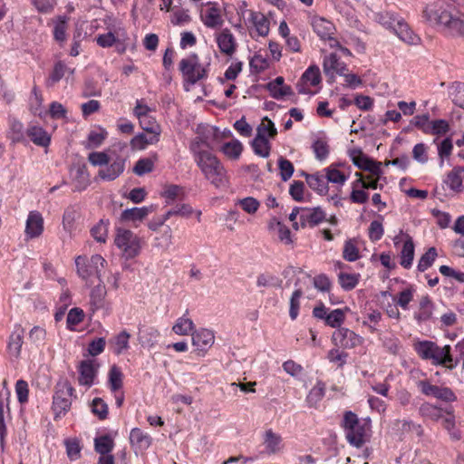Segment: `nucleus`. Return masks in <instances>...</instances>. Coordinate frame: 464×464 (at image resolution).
Returning a JSON list of instances; mask_svg holds the SVG:
<instances>
[{
  "mask_svg": "<svg viewBox=\"0 0 464 464\" xmlns=\"http://www.w3.org/2000/svg\"><path fill=\"white\" fill-rule=\"evenodd\" d=\"M208 143L201 137H196L190 143L189 150L195 162L200 169L206 179L217 188L227 182L226 169L220 160L208 150Z\"/></svg>",
  "mask_w": 464,
  "mask_h": 464,
  "instance_id": "1",
  "label": "nucleus"
},
{
  "mask_svg": "<svg viewBox=\"0 0 464 464\" xmlns=\"http://www.w3.org/2000/svg\"><path fill=\"white\" fill-rule=\"evenodd\" d=\"M451 6L436 3L424 10V16L432 24L439 25L448 34L464 37V14L453 13Z\"/></svg>",
  "mask_w": 464,
  "mask_h": 464,
  "instance_id": "2",
  "label": "nucleus"
},
{
  "mask_svg": "<svg viewBox=\"0 0 464 464\" xmlns=\"http://www.w3.org/2000/svg\"><path fill=\"white\" fill-rule=\"evenodd\" d=\"M341 427L344 430L347 441L355 448H361L369 439L371 420L359 419L357 414L347 411L343 414Z\"/></svg>",
  "mask_w": 464,
  "mask_h": 464,
  "instance_id": "3",
  "label": "nucleus"
},
{
  "mask_svg": "<svg viewBox=\"0 0 464 464\" xmlns=\"http://www.w3.org/2000/svg\"><path fill=\"white\" fill-rule=\"evenodd\" d=\"M179 69L182 74L183 87L186 92H189L193 85L208 77V70L200 64L199 57L195 53L181 59Z\"/></svg>",
  "mask_w": 464,
  "mask_h": 464,
  "instance_id": "4",
  "label": "nucleus"
},
{
  "mask_svg": "<svg viewBox=\"0 0 464 464\" xmlns=\"http://www.w3.org/2000/svg\"><path fill=\"white\" fill-rule=\"evenodd\" d=\"M114 244L126 259L137 256L141 248L140 238L132 231L121 227L116 229Z\"/></svg>",
  "mask_w": 464,
  "mask_h": 464,
  "instance_id": "5",
  "label": "nucleus"
},
{
  "mask_svg": "<svg viewBox=\"0 0 464 464\" xmlns=\"http://www.w3.org/2000/svg\"><path fill=\"white\" fill-rule=\"evenodd\" d=\"M106 264L107 261L98 254L92 255L90 259L83 256L75 258L77 275L85 281L95 276L102 282L101 272Z\"/></svg>",
  "mask_w": 464,
  "mask_h": 464,
  "instance_id": "6",
  "label": "nucleus"
},
{
  "mask_svg": "<svg viewBox=\"0 0 464 464\" xmlns=\"http://www.w3.org/2000/svg\"><path fill=\"white\" fill-rule=\"evenodd\" d=\"M73 392L74 389L68 382L58 384L53 397L52 406L55 419L65 415L70 410L72 405L71 397L73 395Z\"/></svg>",
  "mask_w": 464,
  "mask_h": 464,
  "instance_id": "7",
  "label": "nucleus"
},
{
  "mask_svg": "<svg viewBox=\"0 0 464 464\" xmlns=\"http://www.w3.org/2000/svg\"><path fill=\"white\" fill-rule=\"evenodd\" d=\"M126 159L115 152H111L110 162L99 170V177L107 181L116 179L125 169Z\"/></svg>",
  "mask_w": 464,
  "mask_h": 464,
  "instance_id": "8",
  "label": "nucleus"
},
{
  "mask_svg": "<svg viewBox=\"0 0 464 464\" xmlns=\"http://www.w3.org/2000/svg\"><path fill=\"white\" fill-rule=\"evenodd\" d=\"M100 364L95 360L87 359L80 362L77 371L79 373L78 382L81 386L87 388L92 387L95 383Z\"/></svg>",
  "mask_w": 464,
  "mask_h": 464,
  "instance_id": "9",
  "label": "nucleus"
},
{
  "mask_svg": "<svg viewBox=\"0 0 464 464\" xmlns=\"http://www.w3.org/2000/svg\"><path fill=\"white\" fill-rule=\"evenodd\" d=\"M204 5L206 8L200 11V20L203 24L210 29L220 28L224 20L218 5L214 2H208Z\"/></svg>",
  "mask_w": 464,
  "mask_h": 464,
  "instance_id": "10",
  "label": "nucleus"
},
{
  "mask_svg": "<svg viewBox=\"0 0 464 464\" xmlns=\"http://www.w3.org/2000/svg\"><path fill=\"white\" fill-rule=\"evenodd\" d=\"M332 339L335 345L344 349L354 348L362 343V338L360 335L345 327L337 329L333 334Z\"/></svg>",
  "mask_w": 464,
  "mask_h": 464,
  "instance_id": "11",
  "label": "nucleus"
},
{
  "mask_svg": "<svg viewBox=\"0 0 464 464\" xmlns=\"http://www.w3.org/2000/svg\"><path fill=\"white\" fill-rule=\"evenodd\" d=\"M353 163L360 169L369 171L371 174L380 177L382 173L381 163L368 158L360 149L353 150L350 153Z\"/></svg>",
  "mask_w": 464,
  "mask_h": 464,
  "instance_id": "12",
  "label": "nucleus"
},
{
  "mask_svg": "<svg viewBox=\"0 0 464 464\" xmlns=\"http://www.w3.org/2000/svg\"><path fill=\"white\" fill-rule=\"evenodd\" d=\"M324 72L329 77V82H333L335 76L344 75V72H347V65L340 61V58L336 53H330L324 56L323 61Z\"/></svg>",
  "mask_w": 464,
  "mask_h": 464,
  "instance_id": "13",
  "label": "nucleus"
},
{
  "mask_svg": "<svg viewBox=\"0 0 464 464\" xmlns=\"http://www.w3.org/2000/svg\"><path fill=\"white\" fill-rule=\"evenodd\" d=\"M24 329L19 324L14 326V330L10 334L6 350L12 359L17 360L21 355V350L24 343Z\"/></svg>",
  "mask_w": 464,
  "mask_h": 464,
  "instance_id": "14",
  "label": "nucleus"
},
{
  "mask_svg": "<svg viewBox=\"0 0 464 464\" xmlns=\"http://www.w3.org/2000/svg\"><path fill=\"white\" fill-rule=\"evenodd\" d=\"M264 450L259 455H275L279 453L283 449V440L280 434L276 433L272 429L266 430L263 435Z\"/></svg>",
  "mask_w": 464,
  "mask_h": 464,
  "instance_id": "15",
  "label": "nucleus"
},
{
  "mask_svg": "<svg viewBox=\"0 0 464 464\" xmlns=\"http://www.w3.org/2000/svg\"><path fill=\"white\" fill-rule=\"evenodd\" d=\"M433 365H442L449 370L454 369L459 364V360H455L451 355V347L447 344L443 347L435 345L433 356L430 359Z\"/></svg>",
  "mask_w": 464,
  "mask_h": 464,
  "instance_id": "16",
  "label": "nucleus"
},
{
  "mask_svg": "<svg viewBox=\"0 0 464 464\" xmlns=\"http://www.w3.org/2000/svg\"><path fill=\"white\" fill-rule=\"evenodd\" d=\"M10 396L11 392L8 389L0 392V443L3 446L7 434L5 420L11 419L10 415Z\"/></svg>",
  "mask_w": 464,
  "mask_h": 464,
  "instance_id": "17",
  "label": "nucleus"
},
{
  "mask_svg": "<svg viewBox=\"0 0 464 464\" xmlns=\"http://www.w3.org/2000/svg\"><path fill=\"white\" fill-rule=\"evenodd\" d=\"M464 167L455 166L447 173L443 184L453 193H461L464 190Z\"/></svg>",
  "mask_w": 464,
  "mask_h": 464,
  "instance_id": "18",
  "label": "nucleus"
},
{
  "mask_svg": "<svg viewBox=\"0 0 464 464\" xmlns=\"http://www.w3.org/2000/svg\"><path fill=\"white\" fill-rule=\"evenodd\" d=\"M216 42L222 53L227 56H232L235 53L237 50V41L228 28H224L219 33L216 34Z\"/></svg>",
  "mask_w": 464,
  "mask_h": 464,
  "instance_id": "19",
  "label": "nucleus"
},
{
  "mask_svg": "<svg viewBox=\"0 0 464 464\" xmlns=\"http://www.w3.org/2000/svg\"><path fill=\"white\" fill-rule=\"evenodd\" d=\"M301 227H314L325 219L326 214L320 208H302L301 212Z\"/></svg>",
  "mask_w": 464,
  "mask_h": 464,
  "instance_id": "20",
  "label": "nucleus"
},
{
  "mask_svg": "<svg viewBox=\"0 0 464 464\" xmlns=\"http://www.w3.org/2000/svg\"><path fill=\"white\" fill-rule=\"evenodd\" d=\"M214 341V333L208 329L202 328L192 333V344L198 351H207L213 345Z\"/></svg>",
  "mask_w": 464,
  "mask_h": 464,
  "instance_id": "21",
  "label": "nucleus"
},
{
  "mask_svg": "<svg viewBox=\"0 0 464 464\" xmlns=\"http://www.w3.org/2000/svg\"><path fill=\"white\" fill-rule=\"evenodd\" d=\"M44 230V219L37 211H31L27 217L25 235L28 238L38 237Z\"/></svg>",
  "mask_w": 464,
  "mask_h": 464,
  "instance_id": "22",
  "label": "nucleus"
},
{
  "mask_svg": "<svg viewBox=\"0 0 464 464\" xmlns=\"http://www.w3.org/2000/svg\"><path fill=\"white\" fill-rule=\"evenodd\" d=\"M394 34L403 42L409 44H417L420 42V37L410 28L409 24L403 18L397 21V24L392 30Z\"/></svg>",
  "mask_w": 464,
  "mask_h": 464,
  "instance_id": "23",
  "label": "nucleus"
},
{
  "mask_svg": "<svg viewBox=\"0 0 464 464\" xmlns=\"http://www.w3.org/2000/svg\"><path fill=\"white\" fill-rule=\"evenodd\" d=\"M106 287L102 281L94 286L90 293V307L92 313L105 306Z\"/></svg>",
  "mask_w": 464,
  "mask_h": 464,
  "instance_id": "24",
  "label": "nucleus"
},
{
  "mask_svg": "<svg viewBox=\"0 0 464 464\" xmlns=\"http://www.w3.org/2000/svg\"><path fill=\"white\" fill-rule=\"evenodd\" d=\"M26 137H28L35 145L40 147H48L51 141V138L47 131L38 125L29 126L26 130Z\"/></svg>",
  "mask_w": 464,
  "mask_h": 464,
  "instance_id": "25",
  "label": "nucleus"
},
{
  "mask_svg": "<svg viewBox=\"0 0 464 464\" xmlns=\"http://www.w3.org/2000/svg\"><path fill=\"white\" fill-rule=\"evenodd\" d=\"M152 442V438L139 428H133L130 432V443L139 450H147Z\"/></svg>",
  "mask_w": 464,
  "mask_h": 464,
  "instance_id": "26",
  "label": "nucleus"
},
{
  "mask_svg": "<svg viewBox=\"0 0 464 464\" xmlns=\"http://www.w3.org/2000/svg\"><path fill=\"white\" fill-rule=\"evenodd\" d=\"M8 138L14 143H27L26 130L23 123L15 118H9Z\"/></svg>",
  "mask_w": 464,
  "mask_h": 464,
  "instance_id": "27",
  "label": "nucleus"
},
{
  "mask_svg": "<svg viewBox=\"0 0 464 464\" xmlns=\"http://www.w3.org/2000/svg\"><path fill=\"white\" fill-rule=\"evenodd\" d=\"M314 33L322 39L326 40L334 34L335 27L334 24L323 17H315L312 23Z\"/></svg>",
  "mask_w": 464,
  "mask_h": 464,
  "instance_id": "28",
  "label": "nucleus"
},
{
  "mask_svg": "<svg viewBox=\"0 0 464 464\" xmlns=\"http://www.w3.org/2000/svg\"><path fill=\"white\" fill-rule=\"evenodd\" d=\"M305 180L309 188L319 195H325L328 192V184L325 176L319 172L314 174H305Z\"/></svg>",
  "mask_w": 464,
  "mask_h": 464,
  "instance_id": "29",
  "label": "nucleus"
},
{
  "mask_svg": "<svg viewBox=\"0 0 464 464\" xmlns=\"http://www.w3.org/2000/svg\"><path fill=\"white\" fill-rule=\"evenodd\" d=\"M249 21L253 24L256 34L259 36H266L269 33V21L264 14L260 12L250 11Z\"/></svg>",
  "mask_w": 464,
  "mask_h": 464,
  "instance_id": "30",
  "label": "nucleus"
},
{
  "mask_svg": "<svg viewBox=\"0 0 464 464\" xmlns=\"http://www.w3.org/2000/svg\"><path fill=\"white\" fill-rule=\"evenodd\" d=\"M153 211V206L126 208L121 213V219L125 221H141Z\"/></svg>",
  "mask_w": 464,
  "mask_h": 464,
  "instance_id": "31",
  "label": "nucleus"
},
{
  "mask_svg": "<svg viewBox=\"0 0 464 464\" xmlns=\"http://www.w3.org/2000/svg\"><path fill=\"white\" fill-rule=\"evenodd\" d=\"M414 258V243L409 235L406 236V240L402 246L401 251V266L406 269H409L412 266Z\"/></svg>",
  "mask_w": 464,
  "mask_h": 464,
  "instance_id": "32",
  "label": "nucleus"
},
{
  "mask_svg": "<svg viewBox=\"0 0 464 464\" xmlns=\"http://www.w3.org/2000/svg\"><path fill=\"white\" fill-rule=\"evenodd\" d=\"M123 373L120 367L112 365L108 372V387L111 392L116 393L122 389Z\"/></svg>",
  "mask_w": 464,
  "mask_h": 464,
  "instance_id": "33",
  "label": "nucleus"
},
{
  "mask_svg": "<svg viewBox=\"0 0 464 464\" xmlns=\"http://www.w3.org/2000/svg\"><path fill=\"white\" fill-rule=\"evenodd\" d=\"M160 332L153 327L140 328L139 341L143 347H152L158 341Z\"/></svg>",
  "mask_w": 464,
  "mask_h": 464,
  "instance_id": "34",
  "label": "nucleus"
},
{
  "mask_svg": "<svg viewBox=\"0 0 464 464\" xmlns=\"http://www.w3.org/2000/svg\"><path fill=\"white\" fill-rule=\"evenodd\" d=\"M359 240L356 238H349L344 242L343 249V257L348 262H354L361 257L359 247Z\"/></svg>",
  "mask_w": 464,
  "mask_h": 464,
  "instance_id": "35",
  "label": "nucleus"
},
{
  "mask_svg": "<svg viewBox=\"0 0 464 464\" xmlns=\"http://www.w3.org/2000/svg\"><path fill=\"white\" fill-rule=\"evenodd\" d=\"M419 414L424 419L438 421L442 418V409L431 403L424 402L419 408Z\"/></svg>",
  "mask_w": 464,
  "mask_h": 464,
  "instance_id": "36",
  "label": "nucleus"
},
{
  "mask_svg": "<svg viewBox=\"0 0 464 464\" xmlns=\"http://www.w3.org/2000/svg\"><path fill=\"white\" fill-rule=\"evenodd\" d=\"M433 304L428 296L423 297L420 302V309L414 314L418 323L427 322L431 318Z\"/></svg>",
  "mask_w": 464,
  "mask_h": 464,
  "instance_id": "37",
  "label": "nucleus"
},
{
  "mask_svg": "<svg viewBox=\"0 0 464 464\" xmlns=\"http://www.w3.org/2000/svg\"><path fill=\"white\" fill-rule=\"evenodd\" d=\"M114 448V441L110 435H102L94 439V450L100 455L111 453Z\"/></svg>",
  "mask_w": 464,
  "mask_h": 464,
  "instance_id": "38",
  "label": "nucleus"
},
{
  "mask_svg": "<svg viewBox=\"0 0 464 464\" xmlns=\"http://www.w3.org/2000/svg\"><path fill=\"white\" fill-rule=\"evenodd\" d=\"M188 314V311H186V314L178 318L174 325L172 326V331L179 335H188L189 334L193 328H194V323L190 318H188L186 314Z\"/></svg>",
  "mask_w": 464,
  "mask_h": 464,
  "instance_id": "39",
  "label": "nucleus"
},
{
  "mask_svg": "<svg viewBox=\"0 0 464 464\" xmlns=\"http://www.w3.org/2000/svg\"><path fill=\"white\" fill-rule=\"evenodd\" d=\"M251 147L257 156L267 158L270 155L271 144L267 138L255 137L251 141Z\"/></svg>",
  "mask_w": 464,
  "mask_h": 464,
  "instance_id": "40",
  "label": "nucleus"
},
{
  "mask_svg": "<svg viewBox=\"0 0 464 464\" xmlns=\"http://www.w3.org/2000/svg\"><path fill=\"white\" fill-rule=\"evenodd\" d=\"M110 221L109 219H100V221L91 229L93 238L99 243H105L108 237Z\"/></svg>",
  "mask_w": 464,
  "mask_h": 464,
  "instance_id": "41",
  "label": "nucleus"
},
{
  "mask_svg": "<svg viewBox=\"0 0 464 464\" xmlns=\"http://www.w3.org/2000/svg\"><path fill=\"white\" fill-rule=\"evenodd\" d=\"M436 343L432 341H419L414 344V350L422 360H430Z\"/></svg>",
  "mask_w": 464,
  "mask_h": 464,
  "instance_id": "42",
  "label": "nucleus"
},
{
  "mask_svg": "<svg viewBox=\"0 0 464 464\" xmlns=\"http://www.w3.org/2000/svg\"><path fill=\"white\" fill-rule=\"evenodd\" d=\"M277 134V130L275 126V123L269 120L267 117H265L262 122L256 128V137L260 138H274Z\"/></svg>",
  "mask_w": 464,
  "mask_h": 464,
  "instance_id": "43",
  "label": "nucleus"
},
{
  "mask_svg": "<svg viewBox=\"0 0 464 464\" xmlns=\"http://www.w3.org/2000/svg\"><path fill=\"white\" fill-rule=\"evenodd\" d=\"M400 18H398L392 12H378L374 14V20L382 24L383 27L393 30L395 25L397 24V21Z\"/></svg>",
  "mask_w": 464,
  "mask_h": 464,
  "instance_id": "44",
  "label": "nucleus"
},
{
  "mask_svg": "<svg viewBox=\"0 0 464 464\" xmlns=\"http://www.w3.org/2000/svg\"><path fill=\"white\" fill-rule=\"evenodd\" d=\"M359 274H348L343 272L338 274V282L341 287L345 291L354 289L359 283Z\"/></svg>",
  "mask_w": 464,
  "mask_h": 464,
  "instance_id": "45",
  "label": "nucleus"
},
{
  "mask_svg": "<svg viewBox=\"0 0 464 464\" xmlns=\"http://www.w3.org/2000/svg\"><path fill=\"white\" fill-rule=\"evenodd\" d=\"M243 150V145L238 140H233L226 142L221 147V151L230 159L237 160L240 157Z\"/></svg>",
  "mask_w": 464,
  "mask_h": 464,
  "instance_id": "46",
  "label": "nucleus"
},
{
  "mask_svg": "<svg viewBox=\"0 0 464 464\" xmlns=\"http://www.w3.org/2000/svg\"><path fill=\"white\" fill-rule=\"evenodd\" d=\"M303 83H310L312 86H316L321 82V72L317 65H310L303 73L301 77Z\"/></svg>",
  "mask_w": 464,
  "mask_h": 464,
  "instance_id": "47",
  "label": "nucleus"
},
{
  "mask_svg": "<svg viewBox=\"0 0 464 464\" xmlns=\"http://www.w3.org/2000/svg\"><path fill=\"white\" fill-rule=\"evenodd\" d=\"M437 250L435 247H430L420 258L417 269L420 272L426 271L429 267H430L436 257H437Z\"/></svg>",
  "mask_w": 464,
  "mask_h": 464,
  "instance_id": "48",
  "label": "nucleus"
},
{
  "mask_svg": "<svg viewBox=\"0 0 464 464\" xmlns=\"http://www.w3.org/2000/svg\"><path fill=\"white\" fill-rule=\"evenodd\" d=\"M438 155L440 158V167L442 168L444 160L448 159L452 152L453 143L450 137L445 138L442 141L438 144Z\"/></svg>",
  "mask_w": 464,
  "mask_h": 464,
  "instance_id": "49",
  "label": "nucleus"
},
{
  "mask_svg": "<svg viewBox=\"0 0 464 464\" xmlns=\"http://www.w3.org/2000/svg\"><path fill=\"white\" fill-rule=\"evenodd\" d=\"M345 320V314L343 310L337 308L331 311L325 320V324L333 328H341V324Z\"/></svg>",
  "mask_w": 464,
  "mask_h": 464,
  "instance_id": "50",
  "label": "nucleus"
},
{
  "mask_svg": "<svg viewBox=\"0 0 464 464\" xmlns=\"http://www.w3.org/2000/svg\"><path fill=\"white\" fill-rule=\"evenodd\" d=\"M278 168L280 178L283 181H287L294 174L295 168L293 163L284 157L278 159Z\"/></svg>",
  "mask_w": 464,
  "mask_h": 464,
  "instance_id": "51",
  "label": "nucleus"
},
{
  "mask_svg": "<svg viewBox=\"0 0 464 464\" xmlns=\"http://www.w3.org/2000/svg\"><path fill=\"white\" fill-rule=\"evenodd\" d=\"M417 387L423 395L436 398L441 386L434 385L425 379L418 381Z\"/></svg>",
  "mask_w": 464,
  "mask_h": 464,
  "instance_id": "52",
  "label": "nucleus"
},
{
  "mask_svg": "<svg viewBox=\"0 0 464 464\" xmlns=\"http://www.w3.org/2000/svg\"><path fill=\"white\" fill-rule=\"evenodd\" d=\"M325 393V386L322 382H317L316 384L311 389L307 395V401L309 404H316L320 401Z\"/></svg>",
  "mask_w": 464,
  "mask_h": 464,
  "instance_id": "53",
  "label": "nucleus"
},
{
  "mask_svg": "<svg viewBox=\"0 0 464 464\" xmlns=\"http://www.w3.org/2000/svg\"><path fill=\"white\" fill-rule=\"evenodd\" d=\"M282 280L271 274H261L257 276L256 285L261 287H281Z\"/></svg>",
  "mask_w": 464,
  "mask_h": 464,
  "instance_id": "54",
  "label": "nucleus"
},
{
  "mask_svg": "<svg viewBox=\"0 0 464 464\" xmlns=\"http://www.w3.org/2000/svg\"><path fill=\"white\" fill-rule=\"evenodd\" d=\"M154 168V162L150 158H142L140 159L134 168L133 172L138 176H143L147 173H150L153 170Z\"/></svg>",
  "mask_w": 464,
  "mask_h": 464,
  "instance_id": "55",
  "label": "nucleus"
},
{
  "mask_svg": "<svg viewBox=\"0 0 464 464\" xmlns=\"http://www.w3.org/2000/svg\"><path fill=\"white\" fill-rule=\"evenodd\" d=\"M92 412L100 420H105L108 416V405L102 398H94L92 401Z\"/></svg>",
  "mask_w": 464,
  "mask_h": 464,
  "instance_id": "56",
  "label": "nucleus"
},
{
  "mask_svg": "<svg viewBox=\"0 0 464 464\" xmlns=\"http://www.w3.org/2000/svg\"><path fill=\"white\" fill-rule=\"evenodd\" d=\"M74 181V191H82L89 185L88 174L86 173L84 168H78L75 176L73 178Z\"/></svg>",
  "mask_w": 464,
  "mask_h": 464,
  "instance_id": "57",
  "label": "nucleus"
},
{
  "mask_svg": "<svg viewBox=\"0 0 464 464\" xmlns=\"http://www.w3.org/2000/svg\"><path fill=\"white\" fill-rule=\"evenodd\" d=\"M303 295L301 289H296L293 292L290 298L289 316L292 320H295L299 314L300 299Z\"/></svg>",
  "mask_w": 464,
  "mask_h": 464,
  "instance_id": "58",
  "label": "nucleus"
},
{
  "mask_svg": "<svg viewBox=\"0 0 464 464\" xmlns=\"http://www.w3.org/2000/svg\"><path fill=\"white\" fill-rule=\"evenodd\" d=\"M450 130V124L446 120L440 119L430 121V135H444Z\"/></svg>",
  "mask_w": 464,
  "mask_h": 464,
  "instance_id": "59",
  "label": "nucleus"
},
{
  "mask_svg": "<svg viewBox=\"0 0 464 464\" xmlns=\"http://www.w3.org/2000/svg\"><path fill=\"white\" fill-rule=\"evenodd\" d=\"M65 69L66 66L62 61L55 63L53 69L51 72L49 78L47 80V85L52 86L54 83L58 82L63 77Z\"/></svg>",
  "mask_w": 464,
  "mask_h": 464,
  "instance_id": "60",
  "label": "nucleus"
},
{
  "mask_svg": "<svg viewBox=\"0 0 464 464\" xmlns=\"http://www.w3.org/2000/svg\"><path fill=\"white\" fill-rule=\"evenodd\" d=\"M107 136V132L103 129L98 130H92L88 134V145L87 148H97L102 145Z\"/></svg>",
  "mask_w": 464,
  "mask_h": 464,
  "instance_id": "61",
  "label": "nucleus"
},
{
  "mask_svg": "<svg viewBox=\"0 0 464 464\" xmlns=\"http://www.w3.org/2000/svg\"><path fill=\"white\" fill-rule=\"evenodd\" d=\"M130 334L127 331L121 332L116 337H115V350L114 353L116 354H121L127 349H129V340H130Z\"/></svg>",
  "mask_w": 464,
  "mask_h": 464,
  "instance_id": "62",
  "label": "nucleus"
},
{
  "mask_svg": "<svg viewBox=\"0 0 464 464\" xmlns=\"http://www.w3.org/2000/svg\"><path fill=\"white\" fill-rule=\"evenodd\" d=\"M67 18L60 16L59 21L53 27V37L57 42H64L66 40Z\"/></svg>",
  "mask_w": 464,
  "mask_h": 464,
  "instance_id": "63",
  "label": "nucleus"
},
{
  "mask_svg": "<svg viewBox=\"0 0 464 464\" xmlns=\"http://www.w3.org/2000/svg\"><path fill=\"white\" fill-rule=\"evenodd\" d=\"M412 158L420 164H426L429 160L427 145L417 143L412 149Z\"/></svg>",
  "mask_w": 464,
  "mask_h": 464,
  "instance_id": "64",
  "label": "nucleus"
}]
</instances>
